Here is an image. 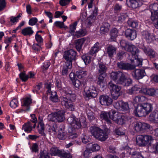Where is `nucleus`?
<instances>
[{"label":"nucleus","mask_w":158,"mask_h":158,"mask_svg":"<svg viewBox=\"0 0 158 158\" xmlns=\"http://www.w3.org/2000/svg\"><path fill=\"white\" fill-rule=\"evenodd\" d=\"M110 77L117 83L123 86H129L132 83V80L127 76L126 74L120 71L112 72Z\"/></svg>","instance_id":"nucleus-1"},{"label":"nucleus","mask_w":158,"mask_h":158,"mask_svg":"<svg viewBox=\"0 0 158 158\" xmlns=\"http://www.w3.org/2000/svg\"><path fill=\"white\" fill-rule=\"evenodd\" d=\"M127 92L130 94L139 92L152 97H155L157 94L156 89L143 87L141 85H135L130 89L127 90Z\"/></svg>","instance_id":"nucleus-2"},{"label":"nucleus","mask_w":158,"mask_h":158,"mask_svg":"<svg viewBox=\"0 0 158 158\" xmlns=\"http://www.w3.org/2000/svg\"><path fill=\"white\" fill-rule=\"evenodd\" d=\"M127 48H126V51L131 53V54L129 56V59L131 60L132 63L136 62L135 64V66L142 65L143 59L138 56L139 52L138 48L132 44L127 45Z\"/></svg>","instance_id":"nucleus-3"},{"label":"nucleus","mask_w":158,"mask_h":158,"mask_svg":"<svg viewBox=\"0 0 158 158\" xmlns=\"http://www.w3.org/2000/svg\"><path fill=\"white\" fill-rule=\"evenodd\" d=\"M152 105L149 103H145L138 105L134 111V113L136 116L140 117L145 116L152 110Z\"/></svg>","instance_id":"nucleus-4"},{"label":"nucleus","mask_w":158,"mask_h":158,"mask_svg":"<svg viewBox=\"0 0 158 158\" xmlns=\"http://www.w3.org/2000/svg\"><path fill=\"white\" fill-rule=\"evenodd\" d=\"M89 131L91 134L95 138L101 141H104L108 137L107 132L98 127H91L90 128Z\"/></svg>","instance_id":"nucleus-5"},{"label":"nucleus","mask_w":158,"mask_h":158,"mask_svg":"<svg viewBox=\"0 0 158 158\" xmlns=\"http://www.w3.org/2000/svg\"><path fill=\"white\" fill-rule=\"evenodd\" d=\"M144 146L148 145L149 152H151L158 153V142L153 144L151 143L154 140V138L149 135H143Z\"/></svg>","instance_id":"nucleus-6"},{"label":"nucleus","mask_w":158,"mask_h":158,"mask_svg":"<svg viewBox=\"0 0 158 158\" xmlns=\"http://www.w3.org/2000/svg\"><path fill=\"white\" fill-rule=\"evenodd\" d=\"M70 92L69 93V94H68V97L70 98L69 99H68L66 97H61L60 98V101L61 104L65 106V107L71 111H74L75 110L74 106L73 104L72 101H73L75 99V96L74 94H71Z\"/></svg>","instance_id":"nucleus-7"},{"label":"nucleus","mask_w":158,"mask_h":158,"mask_svg":"<svg viewBox=\"0 0 158 158\" xmlns=\"http://www.w3.org/2000/svg\"><path fill=\"white\" fill-rule=\"evenodd\" d=\"M109 118L116 123L119 124H123L127 120L124 115H122L120 113L112 110L110 111Z\"/></svg>","instance_id":"nucleus-8"},{"label":"nucleus","mask_w":158,"mask_h":158,"mask_svg":"<svg viewBox=\"0 0 158 158\" xmlns=\"http://www.w3.org/2000/svg\"><path fill=\"white\" fill-rule=\"evenodd\" d=\"M149 8L152 14L151 19L154 21L155 26L158 29V4L156 3L151 4L149 5Z\"/></svg>","instance_id":"nucleus-9"},{"label":"nucleus","mask_w":158,"mask_h":158,"mask_svg":"<svg viewBox=\"0 0 158 158\" xmlns=\"http://www.w3.org/2000/svg\"><path fill=\"white\" fill-rule=\"evenodd\" d=\"M109 88L112 97L114 99H117L120 95L121 87L113 84L112 81H110L109 83Z\"/></svg>","instance_id":"nucleus-10"},{"label":"nucleus","mask_w":158,"mask_h":158,"mask_svg":"<svg viewBox=\"0 0 158 158\" xmlns=\"http://www.w3.org/2000/svg\"><path fill=\"white\" fill-rule=\"evenodd\" d=\"M67 120L68 123L71 125L72 129L76 130L81 128V124L80 120L75 116L69 117Z\"/></svg>","instance_id":"nucleus-11"},{"label":"nucleus","mask_w":158,"mask_h":158,"mask_svg":"<svg viewBox=\"0 0 158 158\" xmlns=\"http://www.w3.org/2000/svg\"><path fill=\"white\" fill-rule=\"evenodd\" d=\"M76 55V52L71 49L65 52L63 55V57L66 60V62L70 63L72 64V61L75 59Z\"/></svg>","instance_id":"nucleus-12"},{"label":"nucleus","mask_w":158,"mask_h":158,"mask_svg":"<svg viewBox=\"0 0 158 158\" xmlns=\"http://www.w3.org/2000/svg\"><path fill=\"white\" fill-rule=\"evenodd\" d=\"M83 95L88 98H95L98 95L96 88L94 86H90L88 89H85Z\"/></svg>","instance_id":"nucleus-13"},{"label":"nucleus","mask_w":158,"mask_h":158,"mask_svg":"<svg viewBox=\"0 0 158 158\" xmlns=\"http://www.w3.org/2000/svg\"><path fill=\"white\" fill-rule=\"evenodd\" d=\"M114 107L117 109L123 111H129V104L127 102L119 101L116 102L114 104Z\"/></svg>","instance_id":"nucleus-14"},{"label":"nucleus","mask_w":158,"mask_h":158,"mask_svg":"<svg viewBox=\"0 0 158 158\" xmlns=\"http://www.w3.org/2000/svg\"><path fill=\"white\" fill-rule=\"evenodd\" d=\"M133 127L135 130L137 131H143L149 128L150 126L145 123L135 122L133 123Z\"/></svg>","instance_id":"nucleus-15"},{"label":"nucleus","mask_w":158,"mask_h":158,"mask_svg":"<svg viewBox=\"0 0 158 158\" xmlns=\"http://www.w3.org/2000/svg\"><path fill=\"white\" fill-rule=\"evenodd\" d=\"M142 38L148 43L152 42L155 39V37L153 34L147 31H143L141 33Z\"/></svg>","instance_id":"nucleus-16"},{"label":"nucleus","mask_w":158,"mask_h":158,"mask_svg":"<svg viewBox=\"0 0 158 158\" xmlns=\"http://www.w3.org/2000/svg\"><path fill=\"white\" fill-rule=\"evenodd\" d=\"M51 155L53 156H58L64 157L66 156H69V157L72 158V156L70 153H67L64 151H62L58 150L56 148L52 147L50 150Z\"/></svg>","instance_id":"nucleus-17"},{"label":"nucleus","mask_w":158,"mask_h":158,"mask_svg":"<svg viewBox=\"0 0 158 158\" xmlns=\"http://www.w3.org/2000/svg\"><path fill=\"white\" fill-rule=\"evenodd\" d=\"M99 102L102 105L109 106L112 102V99L107 95H102L99 98Z\"/></svg>","instance_id":"nucleus-18"},{"label":"nucleus","mask_w":158,"mask_h":158,"mask_svg":"<svg viewBox=\"0 0 158 158\" xmlns=\"http://www.w3.org/2000/svg\"><path fill=\"white\" fill-rule=\"evenodd\" d=\"M132 74L134 78L139 80L145 76L146 73L143 69H136L133 71Z\"/></svg>","instance_id":"nucleus-19"},{"label":"nucleus","mask_w":158,"mask_h":158,"mask_svg":"<svg viewBox=\"0 0 158 158\" xmlns=\"http://www.w3.org/2000/svg\"><path fill=\"white\" fill-rule=\"evenodd\" d=\"M125 35L128 39L133 40L136 38L137 34L135 31L128 29L125 31Z\"/></svg>","instance_id":"nucleus-20"},{"label":"nucleus","mask_w":158,"mask_h":158,"mask_svg":"<svg viewBox=\"0 0 158 158\" xmlns=\"http://www.w3.org/2000/svg\"><path fill=\"white\" fill-rule=\"evenodd\" d=\"M43 117L39 116L38 118L39 125L37 126L38 131L40 134L43 135H45L44 132V126L43 122Z\"/></svg>","instance_id":"nucleus-21"},{"label":"nucleus","mask_w":158,"mask_h":158,"mask_svg":"<svg viewBox=\"0 0 158 158\" xmlns=\"http://www.w3.org/2000/svg\"><path fill=\"white\" fill-rule=\"evenodd\" d=\"M57 137L61 140L65 139L67 137V133L63 126H60L59 128Z\"/></svg>","instance_id":"nucleus-22"},{"label":"nucleus","mask_w":158,"mask_h":158,"mask_svg":"<svg viewBox=\"0 0 158 158\" xmlns=\"http://www.w3.org/2000/svg\"><path fill=\"white\" fill-rule=\"evenodd\" d=\"M141 48L144 53L151 58H154L156 56L155 52L152 49L150 48H146L145 47H143Z\"/></svg>","instance_id":"nucleus-23"},{"label":"nucleus","mask_w":158,"mask_h":158,"mask_svg":"<svg viewBox=\"0 0 158 158\" xmlns=\"http://www.w3.org/2000/svg\"><path fill=\"white\" fill-rule=\"evenodd\" d=\"M129 1L130 6L133 8H135L141 6L143 4V0H127Z\"/></svg>","instance_id":"nucleus-24"},{"label":"nucleus","mask_w":158,"mask_h":158,"mask_svg":"<svg viewBox=\"0 0 158 158\" xmlns=\"http://www.w3.org/2000/svg\"><path fill=\"white\" fill-rule=\"evenodd\" d=\"M118 66L119 68L125 70H130L134 69L135 67L128 63H125L122 62L118 63Z\"/></svg>","instance_id":"nucleus-25"},{"label":"nucleus","mask_w":158,"mask_h":158,"mask_svg":"<svg viewBox=\"0 0 158 158\" xmlns=\"http://www.w3.org/2000/svg\"><path fill=\"white\" fill-rule=\"evenodd\" d=\"M21 33L25 36H30L34 33V31L31 27H28L22 29Z\"/></svg>","instance_id":"nucleus-26"},{"label":"nucleus","mask_w":158,"mask_h":158,"mask_svg":"<svg viewBox=\"0 0 158 158\" xmlns=\"http://www.w3.org/2000/svg\"><path fill=\"white\" fill-rule=\"evenodd\" d=\"M110 114V111L108 112L104 111L102 112L100 115V118L104 120L109 125H110L111 123L109 118Z\"/></svg>","instance_id":"nucleus-27"},{"label":"nucleus","mask_w":158,"mask_h":158,"mask_svg":"<svg viewBox=\"0 0 158 158\" xmlns=\"http://www.w3.org/2000/svg\"><path fill=\"white\" fill-rule=\"evenodd\" d=\"M56 113V120L58 122H61L63 121L65 118L64 114L65 111L63 110H61L57 112Z\"/></svg>","instance_id":"nucleus-28"},{"label":"nucleus","mask_w":158,"mask_h":158,"mask_svg":"<svg viewBox=\"0 0 158 158\" xmlns=\"http://www.w3.org/2000/svg\"><path fill=\"white\" fill-rule=\"evenodd\" d=\"M117 48L115 46L110 45L106 48V52L109 57H112L116 53Z\"/></svg>","instance_id":"nucleus-29"},{"label":"nucleus","mask_w":158,"mask_h":158,"mask_svg":"<svg viewBox=\"0 0 158 158\" xmlns=\"http://www.w3.org/2000/svg\"><path fill=\"white\" fill-rule=\"evenodd\" d=\"M147 98L144 96L139 95L135 97L133 99V102L134 103H142L147 101Z\"/></svg>","instance_id":"nucleus-30"},{"label":"nucleus","mask_w":158,"mask_h":158,"mask_svg":"<svg viewBox=\"0 0 158 158\" xmlns=\"http://www.w3.org/2000/svg\"><path fill=\"white\" fill-rule=\"evenodd\" d=\"M72 65V64L70 63L65 62L62 69V74L63 75H65L68 73L69 69L71 68Z\"/></svg>","instance_id":"nucleus-31"},{"label":"nucleus","mask_w":158,"mask_h":158,"mask_svg":"<svg viewBox=\"0 0 158 158\" xmlns=\"http://www.w3.org/2000/svg\"><path fill=\"white\" fill-rule=\"evenodd\" d=\"M100 49L101 47L100 44L99 43L97 42L92 47L89 52V53L91 55H93L94 54L96 53L99 51L100 50Z\"/></svg>","instance_id":"nucleus-32"},{"label":"nucleus","mask_w":158,"mask_h":158,"mask_svg":"<svg viewBox=\"0 0 158 158\" xmlns=\"http://www.w3.org/2000/svg\"><path fill=\"white\" fill-rule=\"evenodd\" d=\"M110 27V25L109 23H103L100 28V33L105 34L107 33L109 31Z\"/></svg>","instance_id":"nucleus-33"},{"label":"nucleus","mask_w":158,"mask_h":158,"mask_svg":"<svg viewBox=\"0 0 158 158\" xmlns=\"http://www.w3.org/2000/svg\"><path fill=\"white\" fill-rule=\"evenodd\" d=\"M127 15L126 13H121L115 16L114 20L118 23L123 22L127 17Z\"/></svg>","instance_id":"nucleus-34"},{"label":"nucleus","mask_w":158,"mask_h":158,"mask_svg":"<svg viewBox=\"0 0 158 158\" xmlns=\"http://www.w3.org/2000/svg\"><path fill=\"white\" fill-rule=\"evenodd\" d=\"M149 119L155 123H158V111H154L149 116Z\"/></svg>","instance_id":"nucleus-35"},{"label":"nucleus","mask_w":158,"mask_h":158,"mask_svg":"<svg viewBox=\"0 0 158 158\" xmlns=\"http://www.w3.org/2000/svg\"><path fill=\"white\" fill-rule=\"evenodd\" d=\"M22 129L26 132L31 133L32 130V125L31 122H28L23 125Z\"/></svg>","instance_id":"nucleus-36"},{"label":"nucleus","mask_w":158,"mask_h":158,"mask_svg":"<svg viewBox=\"0 0 158 158\" xmlns=\"http://www.w3.org/2000/svg\"><path fill=\"white\" fill-rule=\"evenodd\" d=\"M106 76L105 74H101L100 75L98 81V84L100 85L101 87L103 88L106 85V81L104 80Z\"/></svg>","instance_id":"nucleus-37"},{"label":"nucleus","mask_w":158,"mask_h":158,"mask_svg":"<svg viewBox=\"0 0 158 158\" xmlns=\"http://www.w3.org/2000/svg\"><path fill=\"white\" fill-rule=\"evenodd\" d=\"M118 31L116 28H112L111 29L110 32V35L111 40L112 41L115 40L116 38L118 35Z\"/></svg>","instance_id":"nucleus-38"},{"label":"nucleus","mask_w":158,"mask_h":158,"mask_svg":"<svg viewBox=\"0 0 158 158\" xmlns=\"http://www.w3.org/2000/svg\"><path fill=\"white\" fill-rule=\"evenodd\" d=\"M136 143L139 146L145 147L143 135H139L137 136Z\"/></svg>","instance_id":"nucleus-39"},{"label":"nucleus","mask_w":158,"mask_h":158,"mask_svg":"<svg viewBox=\"0 0 158 158\" xmlns=\"http://www.w3.org/2000/svg\"><path fill=\"white\" fill-rule=\"evenodd\" d=\"M86 40V39L84 38L78 39L77 40L76 44V47L78 51H79L81 50L83 44Z\"/></svg>","instance_id":"nucleus-40"},{"label":"nucleus","mask_w":158,"mask_h":158,"mask_svg":"<svg viewBox=\"0 0 158 158\" xmlns=\"http://www.w3.org/2000/svg\"><path fill=\"white\" fill-rule=\"evenodd\" d=\"M32 103V99L30 97H26L23 99L22 101V105L28 106Z\"/></svg>","instance_id":"nucleus-41"},{"label":"nucleus","mask_w":158,"mask_h":158,"mask_svg":"<svg viewBox=\"0 0 158 158\" xmlns=\"http://www.w3.org/2000/svg\"><path fill=\"white\" fill-rule=\"evenodd\" d=\"M76 75L79 79H83L86 75V71L79 70L76 72Z\"/></svg>","instance_id":"nucleus-42"},{"label":"nucleus","mask_w":158,"mask_h":158,"mask_svg":"<svg viewBox=\"0 0 158 158\" xmlns=\"http://www.w3.org/2000/svg\"><path fill=\"white\" fill-rule=\"evenodd\" d=\"M22 16V14L19 13L16 17L12 16L10 17V22L12 24H15L17 23Z\"/></svg>","instance_id":"nucleus-43"},{"label":"nucleus","mask_w":158,"mask_h":158,"mask_svg":"<svg viewBox=\"0 0 158 158\" xmlns=\"http://www.w3.org/2000/svg\"><path fill=\"white\" fill-rule=\"evenodd\" d=\"M50 99L54 102H57L59 101L57 93L55 91H52L51 93Z\"/></svg>","instance_id":"nucleus-44"},{"label":"nucleus","mask_w":158,"mask_h":158,"mask_svg":"<svg viewBox=\"0 0 158 158\" xmlns=\"http://www.w3.org/2000/svg\"><path fill=\"white\" fill-rule=\"evenodd\" d=\"M127 23L130 26L133 28H136L138 25L137 21L132 19H129L128 20Z\"/></svg>","instance_id":"nucleus-45"},{"label":"nucleus","mask_w":158,"mask_h":158,"mask_svg":"<svg viewBox=\"0 0 158 158\" xmlns=\"http://www.w3.org/2000/svg\"><path fill=\"white\" fill-rule=\"evenodd\" d=\"M82 58L85 65L89 64L91 60V57L87 55H84L82 56Z\"/></svg>","instance_id":"nucleus-46"},{"label":"nucleus","mask_w":158,"mask_h":158,"mask_svg":"<svg viewBox=\"0 0 158 158\" xmlns=\"http://www.w3.org/2000/svg\"><path fill=\"white\" fill-rule=\"evenodd\" d=\"M92 145V147L89 149L92 152L96 151L99 150L100 149V146L97 144H92V143H90L88 144V146H90Z\"/></svg>","instance_id":"nucleus-47"},{"label":"nucleus","mask_w":158,"mask_h":158,"mask_svg":"<svg viewBox=\"0 0 158 158\" xmlns=\"http://www.w3.org/2000/svg\"><path fill=\"white\" fill-rule=\"evenodd\" d=\"M19 105V102L18 100L16 98L13 99L10 102V106L11 107L15 108Z\"/></svg>","instance_id":"nucleus-48"},{"label":"nucleus","mask_w":158,"mask_h":158,"mask_svg":"<svg viewBox=\"0 0 158 158\" xmlns=\"http://www.w3.org/2000/svg\"><path fill=\"white\" fill-rule=\"evenodd\" d=\"M73 85L75 87L78 89H81L82 88V84L81 82L78 79L72 82Z\"/></svg>","instance_id":"nucleus-49"},{"label":"nucleus","mask_w":158,"mask_h":158,"mask_svg":"<svg viewBox=\"0 0 158 158\" xmlns=\"http://www.w3.org/2000/svg\"><path fill=\"white\" fill-rule=\"evenodd\" d=\"M77 24V22H75L73 24L70 25L69 32L72 35H74V32L76 29V27Z\"/></svg>","instance_id":"nucleus-50"},{"label":"nucleus","mask_w":158,"mask_h":158,"mask_svg":"<svg viewBox=\"0 0 158 158\" xmlns=\"http://www.w3.org/2000/svg\"><path fill=\"white\" fill-rule=\"evenodd\" d=\"M56 112L52 113L48 115V119L49 120L55 121L56 120Z\"/></svg>","instance_id":"nucleus-51"},{"label":"nucleus","mask_w":158,"mask_h":158,"mask_svg":"<svg viewBox=\"0 0 158 158\" xmlns=\"http://www.w3.org/2000/svg\"><path fill=\"white\" fill-rule=\"evenodd\" d=\"M79 135V134L72 131L69 132L68 135V138L70 139H74L77 138Z\"/></svg>","instance_id":"nucleus-52"},{"label":"nucleus","mask_w":158,"mask_h":158,"mask_svg":"<svg viewBox=\"0 0 158 158\" xmlns=\"http://www.w3.org/2000/svg\"><path fill=\"white\" fill-rule=\"evenodd\" d=\"M99 72L101 74H103L106 72L107 69L106 67L102 64H99Z\"/></svg>","instance_id":"nucleus-53"},{"label":"nucleus","mask_w":158,"mask_h":158,"mask_svg":"<svg viewBox=\"0 0 158 158\" xmlns=\"http://www.w3.org/2000/svg\"><path fill=\"white\" fill-rule=\"evenodd\" d=\"M81 137L82 142L84 143H86L89 141L88 136L84 134H82Z\"/></svg>","instance_id":"nucleus-54"},{"label":"nucleus","mask_w":158,"mask_h":158,"mask_svg":"<svg viewBox=\"0 0 158 158\" xmlns=\"http://www.w3.org/2000/svg\"><path fill=\"white\" fill-rule=\"evenodd\" d=\"M20 78L24 81H26L28 78V76L24 73L22 72L19 74Z\"/></svg>","instance_id":"nucleus-55"},{"label":"nucleus","mask_w":158,"mask_h":158,"mask_svg":"<svg viewBox=\"0 0 158 158\" xmlns=\"http://www.w3.org/2000/svg\"><path fill=\"white\" fill-rule=\"evenodd\" d=\"M12 37H4V42L8 45H9L12 41Z\"/></svg>","instance_id":"nucleus-56"},{"label":"nucleus","mask_w":158,"mask_h":158,"mask_svg":"<svg viewBox=\"0 0 158 158\" xmlns=\"http://www.w3.org/2000/svg\"><path fill=\"white\" fill-rule=\"evenodd\" d=\"M37 19L35 17L31 19L29 21V24L30 26L34 25L37 22Z\"/></svg>","instance_id":"nucleus-57"},{"label":"nucleus","mask_w":158,"mask_h":158,"mask_svg":"<svg viewBox=\"0 0 158 158\" xmlns=\"http://www.w3.org/2000/svg\"><path fill=\"white\" fill-rule=\"evenodd\" d=\"M32 49L35 52H38L41 50V47L39 44H35L32 46Z\"/></svg>","instance_id":"nucleus-58"},{"label":"nucleus","mask_w":158,"mask_h":158,"mask_svg":"<svg viewBox=\"0 0 158 158\" xmlns=\"http://www.w3.org/2000/svg\"><path fill=\"white\" fill-rule=\"evenodd\" d=\"M152 82L158 83V74H153L151 77Z\"/></svg>","instance_id":"nucleus-59"},{"label":"nucleus","mask_w":158,"mask_h":158,"mask_svg":"<svg viewBox=\"0 0 158 158\" xmlns=\"http://www.w3.org/2000/svg\"><path fill=\"white\" fill-rule=\"evenodd\" d=\"M120 45L121 46L126 50V48H127V45H130V44H127L125 40H122L120 41Z\"/></svg>","instance_id":"nucleus-60"},{"label":"nucleus","mask_w":158,"mask_h":158,"mask_svg":"<svg viewBox=\"0 0 158 158\" xmlns=\"http://www.w3.org/2000/svg\"><path fill=\"white\" fill-rule=\"evenodd\" d=\"M54 25L57 27L60 28L64 27V22H61L59 21H56L54 23Z\"/></svg>","instance_id":"nucleus-61"},{"label":"nucleus","mask_w":158,"mask_h":158,"mask_svg":"<svg viewBox=\"0 0 158 158\" xmlns=\"http://www.w3.org/2000/svg\"><path fill=\"white\" fill-rule=\"evenodd\" d=\"M31 149L32 152H38V146L37 144L36 143L33 144L31 148Z\"/></svg>","instance_id":"nucleus-62"},{"label":"nucleus","mask_w":158,"mask_h":158,"mask_svg":"<svg viewBox=\"0 0 158 158\" xmlns=\"http://www.w3.org/2000/svg\"><path fill=\"white\" fill-rule=\"evenodd\" d=\"M113 8L115 12L120 11L122 9V6L116 3L113 6Z\"/></svg>","instance_id":"nucleus-63"},{"label":"nucleus","mask_w":158,"mask_h":158,"mask_svg":"<svg viewBox=\"0 0 158 158\" xmlns=\"http://www.w3.org/2000/svg\"><path fill=\"white\" fill-rule=\"evenodd\" d=\"M38 31L35 35V39L36 41L38 43H41L43 41V39L41 37V36L38 34Z\"/></svg>","instance_id":"nucleus-64"}]
</instances>
